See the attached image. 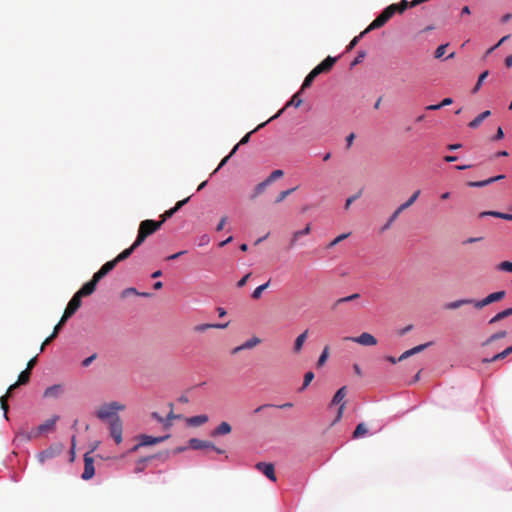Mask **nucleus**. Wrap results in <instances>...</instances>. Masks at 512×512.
I'll return each mask as SVG.
<instances>
[{"instance_id": "ea45409f", "label": "nucleus", "mask_w": 512, "mask_h": 512, "mask_svg": "<svg viewBox=\"0 0 512 512\" xmlns=\"http://www.w3.org/2000/svg\"><path fill=\"white\" fill-rule=\"evenodd\" d=\"M268 185H270V183L266 179L264 181H262L261 183H259L255 187V193H254L253 197H257L258 195L262 194Z\"/></svg>"}, {"instance_id": "bf43d9fd", "label": "nucleus", "mask_w": 512, "mask_h": 512, "mask_svg": "<svg viewBox=\"0 0 512 512\" xmlns=\"http://www.w3.org/2000/svg\"><path fill=\"white\" fill-rule=\"evenodd\" d=\"M36 363H37V356L33 357L32 359H30L28 361L26 369L31 371L34 368V366L36 365Z\"/></svg>"}, {"instance_id": "39448f33", "label": "nucleus", "mask_w": 512, "mask_h": 512, "mask_svg": "<svg viewBox=\"0 0 512 512\" xmlns=\"http://www.w3.org/2000/svg\"><path fill=\"white\" fill-rule=\"evenodd\" d=\"M346 395H347V387L343 386L336 391V393L334 394V396L331 400L330 406L339 405L337 416H336V419L334 422L340 421L343 416V413H344V410L346 407V402L344 401Z\"/></svg>"}, {"instance_id": "9d476101", "label": "nucleus", "mask_w": 512, "mask_h": 512, "mask_svg": "<svg viewBox=\"0 0 512 512\" xmlns=\"http://www.w3.org/2000/svg\"><path fill=\"white\" fill-rule=\"evenodd\" d=\"M505 295H506L505 291H497V292L491 293L482 300H478V301L475 300L474 307L477 309H482L484 306H487L491 303L502 300L505 297Z\"/></svg>"}, {"instance_id": "b1692460", "label": "nucleus", "mask_w": 512, "mask_h": 512, "mask_svg": "<svg viewBox=\"0 0 512 512\" xmlns=\"http://www.w3.org/2000/svg\"><path fill=\"white\" fill-rule=\"evenodd\" d=\"M231 425L228 422H221L218 427L212 432V436L226 435L231 432Z\"/></svg>"}, {"instance_id": "864d4df0", "label": "nucleus", "mask_w": 512, "mask_h": 512, "mask_svg": "<svg viewBox=\"0 0 512 512\" xmlns=\"http://www.w3.org/2000/svg\"><path fill=\"white\" fill-rule=\"evenodd\" d=\"M447 46L448 44L440 45L435 51V58H441L444 55Z\"/></svg>"}, {"instance_id": "a19ab883", "label": "nucleus", "mask_w": 512, "mask_h": 512, "mask_svg": "<svg viewBox=\"0 0 512 512\" xmlns=\"http://www.w3.org/2000/svg\"><path fill=\"white\" fill-rule=\"evenodd\" d=\"M296 189H297V187H294V188L287 189V190L280 192L278 197L276 198L275 202L276 203L282 202L286 197H288L290 194H292Z\"/></svg>"}, {"instance_id": "49530a36", "label": "nucleus", "mask_w": 512, "mask_h": 512, "mask_svg": "<svg viewBox=\"0 0 512 512\" xmlns=\"http://www.w3.org/2000/svg\"><path fill=\"white\" fill-rule=\"evenodd\" d=\"M497 269L500 271L512 272V262L503 261L497 265Z\"/></svg>"}, {"instance_id": "4be33fe9", "label": "nucleus", "mask_w": 512, "mask_h": 512, "mask_svg": "<svg viewBox=\"0 0 512 512\" xmlns=\"http://www.w3.org/2000/svg\"><path fill=\"white\" fill-rule=\"evenodd\" d=\"M504 178H505V175H498V176L491 177V178L483 180V181H471V182H468V186H470V187H484V186H487V185H489V184H491L493 182H496V181L504 179Z\"/></svg>"}, {"instance_id": "0e129e2a", "label": "nucleus", "mask_w": 512, "mask_h": 512, "mask_svg": "<svg viewBox=\"0 0 512 512\" xmlns=\"http://www.w3.org/2000/svg\"><path fill=\"white\" fill-rule=\"evenodd\" d=\"M413 328V325H407L406 327L400 329L398 331V335L399 336H404L406 333H408L409 331H411Z\"/></svg>"}, {"instance_id": "20e7f679", "label": "nucleus", "mask_w": 512, "mask_h": 512, "mask_svg": "<svg viewBox=\"0 0 512 512\" xmlns=\"http://www.w3.org/2000/svg\"><path fill=\"white\" fill-rule=\"evenodd\" d=\"M128 258V248L124 249L115 259L106 262L94 275L101 280L112 271L118 262Z\"/></svg>"}, {"instance_id": "f257e3e1", "label": "nucleus", "mask_w": 512, "mask_h": 512, "mask_svg": "<svg viewBox=\"0 0 512 512\" xmlns=\"http://www.w3.org/2000/svg\"><path fill=\"white\" fill-rule=\"evenodd\" d=\"M124 409V405H120L117 402H111L101 405L96 411V416L101 421L108 424L110 436L116 444H120L122 442L123 431V425L117 413Z\"/></svg>"}, {"instance_id": "aec40b11", "label": "nucleus", "mask_w": 512, "mask_h": 512, "mask_svg": "<svg viewBox=\"0 0 512 512\" xmlns=\"http://www.w3.org/2000/svg\"><path fill=\"white\" fill-rule=\"evenodd\" d=\"M474 303H475V300H473V299H459V300H455V301L446 303L444 305V309L455 310V309L462 307L463 305H469V304L474 305Z\"/></svg>"}, {"instance_id": "c9c22d12", "label": "nucleus", "mask_w": 512, "mask_h": 512, "mask_svg": "<svg viewBox=\"0 0 512 512\" xmlns=\"http://www.w3.org/2000/svg\"><path fill=\"white\" fill-rule=\"evenodd\" d=\"M270 281L266 282L265 284H262L258 286L252 293L253 299H259L263 293L264 290H266L269 287Z\"/></svg>"}, {"instance_id": "2f4dec72", "label": "nucleus", "mask_w": 512, "mask_h": 512, "mask_svg": "<svg viewBox=\"0 0 512 512\" xmlns=\"http://www.w3.org/2000/svg\"><path fill=\"white\" fill-rule=\"evenodd\" d=\"M368 433V429L365 423H359L354 432H353V438L357 439L362 436H365Z\"/></svg>"}, {"instance_id": "412c9836", "label": "nucleus", "mask_w": 512, "mask_h": 512, "mask_svg": "<svg viewBox=\"0 0 512 512\" xmlns=\"http://www.w3.org/2000/svg\"><path fill=\"white\" fill-rule=\"evenodd\" d=\"M308 329H306L304 332H302L300 335L297 336L294 342L293 351L295 354H298L301 352L303 345L307 339L308 336Z\"/></svg>"}, {"instance_id": "e2e57ef3", "label": "nucleus", "mask_w": 512, "mask_h": 512, "mask_svg": "<svg viewBox=\"0 0 512 512\" xmlns=\"http://www.w3.org/2000/svg\"><path fill=\"white\" fill-rule=\"evenodd\" d=\"M129 292L132 293V294H135V295L143 296V297H150V296H152L151 293H147V292L139 293L135 288H132V287H130Z\"/></svg>"}, {"instance_id": "0eeeda50", "label": "nucleus", "mask_w": 512, "mask_h": 512, "mask_svg": "<svg viewBox=\"0 0 512 512\" xmlns=\"http://www.w3.org/2000/svg\"><path fill=\"white\" fill-rule=\"evenodd\" d=\"M64 446L62 443H54L50 445L47 449L41 451L37 458L40 463H44L45 461L52 459L62 453Z\"/></svg>"}, {"instance_id": "cd10ccee", "label": "nucleus", "mask_w": 512, "mask_h": 512, "mask_svg": "<svg viewBox=\"0 0 512 512\" xmlns=\"http://www.w3.org/2000/svg\"><path fill=\"white\" fill-rule=\"evenodd\" d=\"M208 421L207 415H197L187 419V423L191 426H200Z\"/></svg>"}, {"instance_id": "2eb2a0df", "label": "nucleus", "mask_w": 512, "mask_h": 512, "mask_svg": "<svg viewBox=\"0 0 512 512\" xmlns=\"http://www.w3.org/2000/svg\"><path fill=\"white\" fill-rule=\"evenodd\" d=\"M189 199L190 197H187L181 201H178L174 207L166 210L163 214H161L160 220L158 221L161 222V226L165 223L166 220L171 218L179 209H181L189 201Z\"/></svg>"}, {"instance_id": "09e8293b", "label": "nucleus", "mask_w": 512, "mask_h": 512, "mask_svg": "<svg viewBox=\"0 0 512 512\" xmlns=\"http://www.w3.org/2000/svg\"><path fill=\"white\" fill-rule=\"evenodd\" d=\"M489 72L488 71H484L483 73L480 74L479 78H478V81L473 89V92H476L479 90V88L481 87L483 81L486 79V77L488 76Z\"/></svg>"}, {"instance_id": "9b49d317", "label": "nucleus", "mask_w": 512, "mask_h": 512, "mask_svg": "<svg viewBox=\"0 0 512 512\" xmlns=\"http://www.w3.org/2000/svg\"><path fill=\"white\" fill-rule=\"evenodd\" d=\"M93 450L84 455V471L81 476L84 480H89L95 475L94 459L90 455Z\"/></svg>"}, {"instance_id": "5701e85b", "label": "nucleus", "mask_w": 512, "mask_h": 512, "mask_svg": "<svg viewBox=\"0 0 512 512\" xmlns=\"http://www.w3.org/2000/svg\"><path fill=\"white\" fill-rule=\"evenodd\" d=\"M310 232H311L310 224H307L306 227L302 230L295 231L292 234V237L290 240V247H294L300 237L308 235Z\"/></svg>"}, {"instance_id": "052dcab7", "label": "nucleus", "mask_w": 512, "mask_h": 512, "mask_svg": "<svg viewBox=\"0 0 512 512\" xmlns=\"http://www.w3.org/2000/svg\"><path fill=\"white\" fill-rule=\"evenodd\" d=\"M354 139H355V134L354 133H350L346 137V146H347V148H350L352 146Z\"/></svg>"}, {"instance_id": "de8ad7c7", "label": "nucleus", "mask_w": 512, "mask_h": 512, "mask_svg": "<svg viewBox=\"0 0 512 512\" xmlns=\"http://www.w3.org/2000/svg\"><path fill=\"white\" fill-rule=\"evenodd\" d=\"M170 406H171V410L168 413L167 417L165 418V428H169L171 426V421L178 417L173 412V405L170 404Z\"/></svg>"}, {"instance_id": "f8f14e48", "label": "nucleus", "mask_w": 512, "mask_h": 512, "mask_svg": "<svg viewBox=\"0 0 512 512\" xmlns=\"http://www.w3.org/2000/svg\"><path fill=\"white\" fill-rule=\"evenodd\" d=\"M344 340L352 341L363 346H374L377 344V339L367 332H364L357 337H345Z\"/></svg>"}, {"instance_id": "4468645a", "label": "nucleus", "mask_w": 512, "mask_h": 512, "mask_svg": "<svg viewBox=\"0 0 512 512\" xmlns=\"http://www.w3.org/2000/svg\"><path fill=\"white\" fill-rule=\"evenodd\" d=\"M255 468L263 473L269 480L273 482L276 481L275 468L272 463L258 462Z\"/></svg>"}, {"instance_id": "a211bd4d", "label": "nucleus", "mask_w": 512, "mask_h": 512, "mask_svg": "<svg viewBox=\"0 0 512 512\" xmlns=\"http://www.w3.org/2000/svg\"><path fill=\"white\" fill-rule=\"evenodd\" d=\"M299 93L300 92L294 94L292 98L286 103V105L281 110H279L274 116L270 117L268 121H272L278 118L283 113V111L289 106H294L296 108L299 107L303 102L302 99L299 97Z\"/></svg>"}, {"instance_id": "423d86ee", "label": "nucleus", "mask_w": 512, "mask_h": 512, "mask_svg": "<svg viewBox=\"0 0 512 512\" xmlns=\"http://www.w3.org/2000/svg\"><path fill=\"white\" fill-rule=\"evenodd\" d=\"M169 437H170L169 435L159 436V437L149 436V435H145V434L140 435V436L136 437V440L138 441V443L130 449V452L137 451L142 446H150V445L159 444V443L165 441L166 439H168Z\"/></svg>"}, {"instance_id": "e433bc0d", "label": "nucleus", "mask_w": 512, "mask_h": 512, "mask_svg": "<svg viewBox=\"0 0 512 512\" xmlns=\"http://www.w3.org/2000/svg\"><path fill=\"white\" fill-rule=\"evenodd\" d=\"M329 357V347L328 346H325L318 361H317V367H322L325 362L327 361Z\"/></svg>"}, {"instance_id": "37998d69", "label": "nucleus", "mask_w": 512, "mask_h": 512, "mask_svg": "<svg viewBox=\"0 0 512 512\" xmlns=\"http://www.w3.org/2000/svg\"><path fill=\"white\" fill-rule=\"evenodd\" d=\"M402 211H399V208H397L393 213L392 215L389 217L387 223L384 225L383 227V230H386L388 229L391 224L398 218V216L400 215Z\"/></svg>"}, {"instance_id": "58836bf2", "label": "nucleus", "mask_w": 512, "mask_h": 512, "mask_svg": "<svg viewBox=\"0 0 512 512\" xmlns=\"http://www.w3.org/2000/svg\"><path fill=\"white\" fill-rule=\"evenodd\" d=\"M284 175V172L280 169L274 170L267 178L266 180L271 184L275 180L281 178Z\"/></svg>"}, {"instance_id": "6e6552de", "label": "nucleus", "mask_w": 512, "mask_h": 512, "mask_svg": "<svg viewBox=\"0 0 512 512\" xmlns=\"http://www.w3.org/2000/svg\"><path fill=\"white\" fill-rule=\"evenodd\" d=\"M81 298L80 296H78L77 293H75L73 295V297L71 298V300L69 301L63 315H62V323H65L70 317H72L76 311L80 308L81 306Z\"/></svg>"}, {"instance_id": "603ef678", "label": "nucleus", "mask_w": 512, "mask_h": 512, "mask_svg": "<svg viewBox=\"0 0 512 512\" xmlns=\"http://www.w3.org/2000/svg\"><path fill=\"white\" fill-rule=\"evenodd\" d=\"M360 194H361V192H358L357 194H355V195L350 196L349 198H347V200H346V202H345V206H344V208H345L346 210H348V209H349V207H350V205H351V204H352L356 199H358V198L360 197Z\"/></svg>"}, {"instance_id": "f704fd0d", "label": "nucleus", "mask_w": 512, "mask_h": 512, "mask_svg": "<svg viewBox=\"0 0 512 512\" xmlns=\"http://www.w3.org/2000/svg\"><path fill=\"white\" fill-rule=\"evenodd\" d=\"M30 375H31V371L25 369L24 371H22L19 376H18V383L20 385H24V384H27L30 380Z\"/></svg>"}, {"instance_id": "69168bd1", "label": "nucleus", "mask_w": 512, "mask_h": 512, "mask_svg": "<svg viewBox=\"0 0 512 512\" xmlns=\"http://www.w3.org/2000/svg\"><path fill=\"white\" fill-rule=\"evenodd\" d=\"M504 137V132L501 127H498L497 132L495 136L493 137V140H500Z\"/></svg>"}, {"instance_id": "c85d7f7f", "label": "nucleus", "mask_w": 512, "mask_h": 512, "mask_svg": "<svg viewBox=\"0 0 512 512\" xmlns=\"http://www.w3.org/2000/svg\"><path fill=\"white\" fill-rule=\"evenodd\" d=\"M420 190H416L410 197L409 199L402 203L398 208H399V211H404L406 210L407 208H409L411 205H413L415 203V201L418 199L419 195H420Z\"/></svg>"}, {"instance_id": "7ed1b4c3", "label": "nucleus", "mask_w": 512, "mask_h": 512, "mask_svg": "<svg viewBox=\"0 0 512 512\" xmlns=\"http://www.w3.org/2000/svg\"><path fill=\"white\" fill-rule=\"evenodd\" d=\"M161 227V222L155 220L148 219L142 221L139 226L137 238L135 242L132 244V246H130V254L133 252L135 248L140 246L148 236L156 232Z\"/></svg>"}, {"instance_id": "473e14b6", "label": "nucleus", "mask_w": 512, "mask_h": 512, "mask_svg": "<svg viewBox=\"0 0 512 512\" xmlns=\"http://www.w3.org/2000/svg\"><path fill=\"white\" fill-rule=\"evenodd\" d=\"M269 122H270V121H268V120H267V121H265V122H263V123L259 124V125L254 129V130H252V131H250L249 133H247V134H246V135H245V136L240 140V142L237 144V145H238V147H239L240 145H243V144L248 143V142H249V139H250L251 134H252V133H254V132H256L257 130H259V129L263 128V127H264L267 123H269Z\"/></svg>"}, {"instance_id": "ddd939ff", "label": "nucleus", "mask_w": 512, "mask_h": 512, "mask_svg": "<svg viewBox=\"0 0 512 512\" xmlns=\"http://www.w3.org/2000/svg\"><path fill=\"white\" fill-rule=\"evenodd\" d=\"M189 446L195 450L210 448V449L215 450L219 454H222L224 452L222 449L215 447L212 442L200 440L197 438H191L189 440Z\"/></svg>"}, {"instance_id": "4d7b16f0", "label": "nucleus", "mask_w": 512, "mask_h": 512, "mask_svg": "<svg viewBox=\"0 0 512 512\" xmlns=\"http://www.w3.org/2000/svg\"><path fill=\"white\" fill-rule=\"evenodd\" d=\"M97 355L96 354H93L91 355L90 357L84 359L82 361V366L83 367H88L95 359H96Z\"/></svg>"}, {"instance_id": "3c124183", "label": "nucleus", "mask_w": 512, "mask_h": 512, "mask_svg": "<svg viewBox=\"0 0 512 512\" xmlns=\"http://www.w3.org/2000/svg\"><path fill=\"white\" fill-rule=\"evenodd\" d=\"M350 234L349 233H344V234H341L339 236H337L330 244H329V247H333L335 246L336 244L340 243L341 241H343L344 239H346Z\"/></svg>"}, {"instance_id": "338daca9", "label": "nucleus", "mask_w": 512, "mask_h": 512, "mask_svg": "<svg viewBox=\"0 0 512 512\" xmlns=\"http://www.w3.org/2000/svg\"><path fill=\"white\" fill-rule=\"evenodd\" d=\"M504 319L503 316L501 315V313H497L493 318L490 319L489 323L490 324H493V323H496L500 320Z\"/></svg>"}, {"instance_id": "f03ea898", "label": "nucleus", "mask_w": 512, "mask_h": 512, "mask_svg": "<svg viewBox=\"0 0 512 512\" xmlns=\"http://www.w3.org/2000/svg\"><path fill=\"white\" fill-rule=\"evenodd\" d=\"M408 8V1L401 0L400 3H394L387 6L381 13L378 15L370 25L365 29V32H370L372 30L381 28L384 26L395 13H403Z\"/></svg>"}, {"instance_id": "6e6d98bb", "label": "nucleus", "mask_w": 512, "mask_h": 512, "mask_svg": "<svg viewBox=\"0 0 512 512\" xmlns=\"http://www.w3.org/2000/svg\"><path fill=\"white\" fill-rule=\"evenodd\" d=\"M250 276H251V273H247L245 276H243V277H242V278L237 282V287L242 288L243 286H245Z\"/></svg>"}, {"instance_id": "dca6fc26", "label": "nucleus", "mask_w": 512, "mask_h": 512, "mask_svg": "<svg viewBox=\"0 0 512 512\" xmlns=\"http://www.w3.org/2000/svg\"><path fill=\"white\" fill-rule=\"evenodd\" d=\"M99 281L100 280L93 275L92 279L85 283L76 293L80 297L91 295L95 291L96 285Z\"/></svg>"}, {"instance_id": "bb28decb", "label": "nucleus", "mask_w": 512, "mask_h": 512, "mask_svg": "<svg viewBox=\"0 0 512 512\" xmlns=\"http://www.w3.org/2000/svg\"><path fill=\"white\" fill-rule=\"evenodd\" d=\"M491 114V112L489 110H486L484 112H482L481 114H479L475 119H473L471 122H469L468 126L472 129H475L477 128L478 126H480V124L487 118L489 117Z\"/></svg>"}, {"instance_id": "7c9ffc66", "label": "nucleus", "mask_w": 512, "mask_h": 512, "mask_svg": "<svg viewBox=\"0 0 512 512\" xmlns=\"http://www.w3.org/2000/svg\"><path fill=\"white\" fill-rule=\"evenodd\" d=\"M228 326V323L225 324H200L195 326L194 330L197 332H203L210 328L224 329Z\"/></svg>"}, {"instance_id": "5fc2aeb1", "label": "nucleus", "mask_w": 512, "mask_h": 512, "mask_svg": "<svg viewBox=\"0 0 512 512\" xmlns=\"http://www.w3.org/2000/svg\"><path fill=\"white\" fill-rule=\"evenodd\" d=\"M357 298H359V294L355 293V294H352L350 296L340 298L337 302L338 303H344V302L352 301V300L357 299Z\"/></svg>"}, {"instance_id": "8fccbe9b", "label": "nucleus", "mask_w": 512, "mask_h": 512, "mask_svg": "<svg viewBox=\"0 0 512 512\" xmlns=\"http://www.w3.org/2000/svg\"><path fill=\"white\" fill-rule=\"evenodd\" d=\"M367 32H365V30L363 32H361L358 36H355L352 41L349 43V45L347 46V51H350L352 50L356 45L357 43L359 42L360 38L365 35Z\"/></svg>"}, {"instance_id": "a878e982", "label": "nucleus", "mask_w": 512, "mask_h": 512, "mask_svg": "<svg viewBox=\"0 0 512 512\" xmlns=\"http://www.w3.org/2000/svg\"><path fill=\"white\" fill-rule=\"evenodd\" d=\"M492 216L496 218H501L504 220L512 221V214L497 212V211H484L479 214V217Z\"/></svg>"}, {"instance_id": "79ce46f5", "label": "nucleus", "mask_w": 512, "mask_h": 512, "mask_svg": "<svg viewBox=\"0 0 512 512\" xmlns=\"http://www.w3.org/2000/svg\"><path fill=\"white\" fill-rule=\"evenodd\" d=\"M314 379V373L309 371L307 372L305 375H304V381H303V385L302 387L300 388L301 391L305 390L309 384L311 383V381Z\"/></svg>"}, {"instance_id": "72a5a7b5", "label": "nucleus", "mask_w": 512, "mask_h": 512, "mask_svg": "<svg viewBox=\"0 0 512 512\" xmlns=\"http://www.w3.org/2000/svg\"><path fill=\"white\" fill-rule=\"evenodd\" d=\"M507 335V332L506 331H499L493 335H491L484 343L483 345L486 346V345H489L491 344L492 342H494L495 340H498V339H501V338H504L506 337Z\"/></svg>"}, {"instance_id": "a18cd8bd", "label": "nucleus", "mask_w": 512, "mask_h": 512, "mask_svg": "<svg viewBox=\"0 0 512 512\" xmlns=\"http://www.w3.org/2000/svg\"><path fill=\"white\" fill-rule=\"evenodd\" d=\"M237 149H238V145H235V146H234V148L232 149V151L230 152V154H229V155H227L225 158H223V159H222V161L220 162V164H219V165H218V167L214 170V172H213V173H216L220 168H222V167L226 164V162L228 161V159H229L232 155H234V154L236 153Z\"/></svg>"}, {"instance_id": "f3484780", "label": "nucleus", "mask_w": 512, "mask_h": 512, "mask_svg": "<svg viewBox=\"0 0 512 512\" xmlns=\"http://www.w3.org/2000/svg\"><path fill=\"white\" fill-rule=\"evenodd\" d=\"M336 61V57L328 56L313 69L317 72L318 75H320L321 73L329 72L332 69L333 65L336 63Z\"/></svg>"}, {"instance_id": "774afa93", "label": "nucleus", "mask_w": 512, "mask_h": 512, "mask_svg": "<svg viewBox=\"0 0 512 512\" xmlns=\"http://www.w3.org/2000/svg\"><path fill=\"white\" fill-rule=\"evenodd\" d=\"M20 384L18 382H15L14 384L10 385L5 395H8L9 397L12 394V391L15 390Z\"/></svg>"}, {"instance_id": "c03bdc74", "label": "nucleus", "mask_w": 512, "mask_h": 512, "mask_svg": "<svg viewBox=\"0 0 512 512\" xmlns=\"http://www.w3.org/2000/svg\"><path fill=\"white\" fill-rule=\"evenodd\" d=\"M8 398L9 396L8 395H3L0 397V405H1V408L4 410V416L6 419H8Z\"/></svg>"}, {"instance_id": "13d9d810", "label": "nucleus", "mask_w": 512, "mask_h": 512, "mask_svg": "<svg viewBox=\"0 0 512 512\" xmlns=\"http://www.w3.org/2000/svg\"><path fill=\"white\" fill-rule=\"evenodd\" d=\"M227 220H228V217H227V216H223V217L221 218L220 222L218 223V225H217V227H216V230H217V231H221V230L224 228V226H225V224H226Z\"/></svg>"}, {"instance_id": "680f3d73", "label": "nucleus", "mask_w": 512, "mask_h": 512, "mask_svg": "<svg viewBox=\"0 0 512 512\" xmlns=\"http://www.w3.org/2000/svg\"><path fill=\"white\" fill-rule=\"evenodd\" d=\"M365 57V52H359L358 56L354 59V61L351 63V66H354L362 61V59Z\"/></svg>"}, {"instance_id": "4c0bfd02", "label": "nucleus", "mask_w": 512, "mask_h": 512, "mask_svg": "<svg viewBox=\"0 0 512 512\" xmlns=\"http://www.w3.org/2000/svg\"><path fill=\"white\" fill-rule=\"evenodd\" d=\"M509 355V353L507 352V350H503L502 352L494 355L492 358L490 359H483V362L484 363H490V362H494V361H498V360H502L504 358H506L507 356Z\"/></svg>"}, {"instance_id": "6ab92c4d", "label": "nucleus", "mask_w": 512, "mask_h": 512, "mask_svg": "<svg viewBox=\"0 0 512 512\" xmlns=\"http://www.w3.org/2000/svg\"><path fill=\"white\" fill-rule=\"evenodd\" d=\"M260 342H261V340L258 337H252L251 339H249L246 342H244L242 345L235 347L232 350V353L236 354V353H238V352H240L242 350H245V349H252L255 346H257Z\"/></svg>"}, {"instance_id": "393cba45", "label": "nucleus", "mask_w": 512, "mask_h": 512, "mask_svg": "<svg viewBox=\"0 0 512 512\" xmlns=\"http://www.w3.org/2000/svg\"><path fill=\"white\" fill-rule=\"evenodd\" d=\"M58 420V416H54L51 419L46 420L43 424L39 425V433H45L54 429L55 423Z\"/></svg>"}, {"instance_id": "c756f323", "label": "nucleus", "mask_w": 512, "mask_h": 512, "mask_svg": "<svg viewBox=\"0 0 512 512\" xmlns=\"http://www.w3.org/2000/svg\"><path fill=\"white\" fill-rule=\"evenodd\" d=\"M317 76H318L317 72L314 69H312L311 72L305 77L300 91H303V90L309 88Z\"/></svg>"}, {"instance_id": "1a4fd4ad", "label": "nucleus", "mask_w": 512, "mask_h": 512, "mask_svg": "<svg viewBox=\"0 0 512 512\" xmlns=\"http://www.w3.org/2000/svg\"><path fill=\"white\" fill-rule=\"evenodd\" d=\"M431 344H432L431 342H428V343H425V344H421V345L415 346V347L405 351L404 353H402L401 356L398 359H396L393 356H388L386 359L390 363L396 364L398 361L405 360V359H407L408 357H410L412 355H415L417 353L422 352L423 350L428 348Z\"/></svg>"}]
</instances>
